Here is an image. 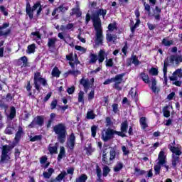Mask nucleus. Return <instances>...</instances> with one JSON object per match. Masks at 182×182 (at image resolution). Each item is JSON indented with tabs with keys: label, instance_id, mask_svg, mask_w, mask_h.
I'll list each match as a JSON object with an SVG mask.
<instances>
[{
	"label": "nucleus",
	"instance_id": "1",
	"mask_svg": "<svg viewBox=\"0 0 182 182\" xmlns=\"http://www.w3.org/2000/svg\"><path fill=\"white\" fill-rule=\"evenodd\" d=\"M161 166H164L166 168V171H168V165H167V156L164 153V151H161L158 156V162L154 166V171L156 176L160 174V170H161Z\"/></svg>",
	"mask_w": 182,
	"mask_h": 182
},
{
	"label": "nucleus",
	"instance_id": "2",
	"mask_svg": "<svg viewBox=\"0 0 182 182\" xmlns=\"http://www.w3.org/2000/svg\"><path fill=\"white\" fill-rule=\"evenodd\" d=\"M174 62H176V65H178V63L182 62V56L171 55L164 60L163 72L165 80H167V68H168V64L171 63L173 65Z\"/></svg>",
	"mask_w": 182,
	"mask_h": 182
},
{
	"label": "nucleus",
	"instance_id": "3",
	"mask_svg": "<svg viewBox=\"0 0 182 182\" xmlns=\"http://www.w3.org/2000/svg\"><path fill=\"white\" fill-rule=\"evenodd\" d=\"M53 132L58 136V140L60 143L66 141V126L65 124L60 123L53 127Z\"/></svg>",
	"mask_w": 182,
	"mask_h": 182
},
{
	"label": "nucleus",
	"instance_id": "4",
	"mask_svg": "<svg viewBox=\"0 0 182 182\" xmlns=\"http://www.w3.org/2000/svg\"><path fill=\"white\" fill-rule=\"evenodd\" d=\"M37 10V16H39L41 15V12H42V5H41L40 2H36L33 7H31V4L29 3L26 4V12L27 15H28V17L30 19L33 18V12Z\"/></svg>",
	"mask_w": 182,
	"mask_h": 182
},
{
	"label": "nucleus",
	"instance_id": "5",
	"mask_svg": "<svg viewBox=\"0 0 182 182\" xmlns=\"http://www.w3.org/2000/svg\"><path fill=\"white\" fill-rule=\"evenodd\" d=\"M12 149H14V146L11 145L3 146L0 160L1 164H4V163H8V161L11 160V157L9 156V155H8V153H9V151H11Z\"/></svg>",
	"mask_w": 182,
	"mask_h": 182
},
{
	"label": "nucleus",
	"instance_id": "6",
	"mask_svg": "<svg viewBox=\"0 0 182 182\" xmlns=\"http://www.w3.org/2000/svg\"><path fill=\"white\" fill-rule=\"evenodd\" d=\"M39 83L43 85V86H47L48 85V82L45 80V78H43L41 76V73H36L34 75V85L38 92H41V85H39Z\"/></svg>",
	"mask_w": 182,
	"mask_h": 182
},
{
	"label": "nucleus",
	"instance_id": "7",
	"mask_svg": "<svg viewBox=\"0 0 182 182\" xmlns=\"http://www.w3.org/2000/svg\"><path fill=\"white\" fill-rule=\"evenodd\" d=\"M113 137H114V129L108 128L102 132V139L103 141H109V140H112Z\"/></svg>",
	"mask_w": 182,
	"mask_h": 182
},
{
	"label": "nucleus",
	"instance_id": "8",
	"mask_svg": "<svg viewBox=\"0 0 182 182\" xmlns=\"http://www.w3.org/2000/svg\"><path fill=\"white\" fill-rule=\"evenodd\" d=\"M96 33H95V45L99 46V45H103V31L102 30V27L95 28Z\"/></svg>",
	"mask_w": 182,
	"mask_h": 182
},
{
	"label": "nucleus",
	"instance_id": "9",
	"mask_svg": "<svg viewBox=\"0 0 182 182\" xmlns=\"http://www.w3.org/2000/svg\"><path fill=\"white\" fill-rule=\"evenodd\" d=\"M123 76H124V74H119L112 77V83H114L113 87L117 90H122V87L119 85L123 82Z\"/></svg>",
	"mask_w": 182,
	"mask_h": 182
},
{
	"label": "nucleus",
	"instance_id": "10",
	"mask_svg": "<svg viewBox=\"0 0 182 182\" xmlns=\"http://www.w3.org/2000/svg\"><path fill=\"white\" fill-rule=\"evenodd\" d=\"M44 119L42 116L36 117L32 122L28 125V127L33 128L37 124L38 126L42 127L43 126Z\"/></svg>",
	"mask_w": 182,
	"mask_h": 182
},
{
	"label": "nucleus",
	"instance_id": "11",
	"mask_svg": "<svg viewBox=\"0 0 182 182\" xmlns=\"http://www.w3.org/2000/svg\"><path fill=\"white\" fill-rule=\"evenodd\" d=\"M80 84L82 85L84 87V91L85 93H87L90 88L92 87V84L90 83V81H89V79H85V77H82L80 80Z\"/></svg>",
	"mask_w": 182,
	"mask_h": 182
},
{
	"label": "nucleus",
	"instance_id": "12",
	"mask_svg": "<svg viewBox=\"0 0 182 182\" xmlns=\"http://www.w3.org/2000/svg\"><path fill=\"white\" fill-rule=\"evenodd\" d=\"M70 15L71 16H73V15H77V17L82 16V11H80V3L78 1H76L75 8L72 9Z\"/></svg>",
	"mask_w": 182,
	"mask_h": 182
},
{
	"label": "nucleus",
	"instance_id": "13",
	"mask_svg": "<svg viewBox=\"0 0 182 182\" xmlns=\"http://www.w3.org/2000/svg\"><path fill=\"white\" fill-rule=\"evenodd\" d=\"M99 16L97 11L92 16L94 28H102V23H100V18Z\"/></svg>",
	"mask_w": 182,
	"mask_h": 182
},
{
	"label": "nucleus",
	"instance_id": "14",
	"mask_svg": "<svg viewBox=\"0 0 182 182\" xmlns=\"http://www.w3.org/2000/svg\"><path fill=\"white\" fill-rule=\"evenodd\" d=\"M178 77H182V69L178 68L175 72L173 73L172 76L169 77L170 80H178Z\"/></svg>",
	"mask_w": 182,
	"mask_h": 182
},
{
	"label": "nucleus",
	"instance_id": "15",
	"mask_svg": "<svg viewBox=\"0 0 182 182\" xmlns=\"http://www.w3.org/2000/svg\"><path fill=\"white\" fill-rule=\"evenodd\" d=\"M75 134L72 133L67 141V147L68 149H70V150H73V149H75Z\"/></svg>",
	"mask_w": 182,
	"mask_h": 182
},
{
	"label": "nucleus",
	"instance_id": "16",
	"mask_svg": "<svg viewBox=\"0 0 182 182\" xmlns=\"http://www.w3.org/2000/svg\"><path fill=\"white\" fill-rule=\"evenodd\" d=\"M169 149L173 153L172 154H174L176 157L181 156V149L180 148L169 145Z\"/></svg>",
	"mask_w": 182,
	"mask_h": 182
},
{
	"label": "nucleus",
	"instance_id": "17",
	"mask_svg": "<svg viewBox=\"0 0 182 182\" xmlns=\"http://www.w3.org/2000/svg\"><path fill=\"white\" fill-rule=\"evenodd\" d=\"M160 14H161V9H160L159 6H156L155 9H154V14L153 16H154V18L156 21H160L161 16H160Z\"/></svg>",
	"mask_w": 182,
	"mask_h": 182
},
{
	"label": "nucleus",
	"instance_id": "18",
	"mask_svg": "<svg viewBox=\"0 0 182 182\" xmlns=\"http://www.w3.org/2000/svg\"><path fill=\"white\" fill-rule=\"evenodd\" d=\"M56 42H58V38L56 37L49 38L47 46L50 49L53 48L56 46Z\"/></svg>",
	"mask_w": 182,
	"mask_h": 182
},
{
	"label": "nucleus",
	"instance_id": "19",
	"mask_svg": "<svg viewBox=\"0 0 182 182\" xmlns=\"http://www.w3.org/2000/svg\"><path fill=\"white\" fill-rule=\"evenodd\" d=\"M156 85L157 81H156V79H152L150 88L151 89L152 92H154V93H159V92H160V88H159Z\"/></svg>",
	"mask_w": 182,
	"mask_h": 182
},
{
	"label": "nucleus",
	"instance_id": "20",
	"mask_svg": "<svg viewBox=\"0 0 182 182\" xmlns=\"http://www.w3.org/2000/svg\"><path fill=\"white\" fill-rule=\"evenodd\" d=\"M22 134H23V129L22 127H18V132L16 133V136L14 140L16 143H18L19 140H21V137H22Z\"/></svg>",
	"mask_w": 182,
	"mask_h": 182
},
{
	"label": "nucleus",
	"instance_id": "21",
	"mask_svg": "<svg viewBox=\"0 0 182 182\" xmlns=\"http://www.w3.org/2000/svg\"><path fill=\"white\" fill-rule=\"evenodd\" d=\"M58 147H59V143H55L53 146H52V144H50L48 146V151H50V154H58Z\"/></svg>",
	"mask_w": 182,
	"mask_h": 182
},
{
	"label": "nucleus",
	"instance_id": "22",
	"mask_svg": "<svg viewBox=\"0 0 182 182\" xmlns=\"http://www.w3.org/2000/svg\"><path fill=\"white\" fill-rule=\"evenodd\" d=\"M106 56H107V55L106 54V51H105L104 50H100L98 53V62L100 63H102Z\"/></svg>",
	"mask_w": 182,
	"mask_h": 182
},
{
	"label": "nucleus",
	"instance_id": "23",
	"mask_svg": "<svg viewBox=\"0 0 182 182\" xmlns=\"http://www.w3.org/2000/svg\"><path fill=\"white\" fill-rule=\"evenodd\" d=\"M102 163L107 166H110L112 163L110 161V159H107V154L106 153V151L102 152Z\"/></svg>",
	"mask_w": 182,
	"mask_h": 182
},
{
	"label": "nucleus",
	"instance_id": "24",
	"mask_svg": "<svg viewBox=\"0 0 182 182\" xmlns=\"http://www.w3.org/2000/svg\"><path fill=\"white\" fill-rule=\"evenodd\" d=\"M53 173H55V169L53 168H50L48 169L47 172L43 173V176L44 178H50V177H52V174H53Z\"/></svg>",
	"mask_w": 182,
	"mask_h": 182
},
{
	"label": "nucleus",
	"instance_id": "25",
	"mask_svg": "<svg viewBox=\"0 0 182 182\" xmlns=\"http://www.w3.org/2000/svg\"><path fill=\"white\" fill-rule=\"evenodd\" d=\"M65 154H66V151H65V147L60 146V153L58 156V161H60V160H62L63 158L65 157Z\"/></svg>",
	"mask_w": 182,
	"mask_h": 182
},
{
	"label": "nucleus",
	"instance_id": "26",
	"mask_svg": "<svg viewBox=\"0 0 182 182\" xmlns=\"http://www.w3.org/2000/svg\"><path fill=\"white\" fill-rule=\"evenodd\" d=\"M117 39V36L112 35L109 33L106 34L107 42H114Z\"/></svg>",
	"mask_w": 182,
	"mask_h": 182
},
{
	"label": "nucleus",
	"instance_id": "27",
	"mask_svg": "<svg viewBox=\"0 0 182 182\" xmlns=\"http://www.w3.org/2000/svg\"><path fill=\"white\" fill-rule=\"evenodd\" d=\"M64 42H65V43H68V45H69L72 48L75 46V44H73V38H72L70 36H65L64 39Z\"/></svg>",
	"mask_w": 182,
	"mask_h": 182
},
{
	"label": "nucleus",
	"instance_id": "28",
	"mask_svg": "<svg viewBox=\"0 0 182 182\" xmlns=\"http://www.w3.org/2000/svg\"><path fill=\"white\" fill-rule=\"evenodd\" d=\"M116 159V151L114 148H110L109 151V161L112 163L113 160Z\"/></svg>",
	"mask_w": 182,
	"mask_h": 182
},
{
	"label": "nucleus",
	"instance_id": "29",
	"mask_svg": "<svg viewBox=\"0 0 182 182\" xmlns=\"http://www.w3.org/2000/svg\"><path fill=\"white\" fill-rule=\"evenodd\" d=\"M127 129H129V124L127 123V120H125L121 124V132L127 133Z\"/></svg>",
	"mask_w": 182,
	"mask_h": 182
},
{
	"label": "nucleus",
	"instance_id": "30",
	"mask_svg": "<svg viewBox=\"0 0 182 182\" xmlns=\"http://www.w3.org/2000/svg\"><path fill=\"white\" fill-rule=\"evenodd\" d=\"M180 161V156H176L175 154H172V166L176 168L177 163Z\"/></svg>",
	"mask_w": 182,
	"mask_h": 182
},
{
	"label": "nucleus",
	"instance_id": "31",
	"mask_svg": "<svg viewBox=\"0 0 182 182\" xmlns=\"http://www.w3.org/2000/svg\"><path fill=\"white\" fill-rule=\"evenodd\" d=\"M52 76H54V77H59L60 76V71L59 70V68L58 67H55L52 72H51Z\"/></svg>",
	"mask_w": 182,
	"mask_h": 182
},
{
	"label": "nucleus",
	"instance_id": "32",
	"mask_svg": "<svg viewBox=\"0 0 182 182\" xmlns=\"http://www.w3.org/2000/svg\"><path fill=\"white\" fill-rule=\"evenodd\" d=\"M15 116H16V109L14 107H12L11 108L10 114L8 116V117L10 119V120H12L13 119H15Z\"/></svg>",
	"mask_w": 182,
	"mask_h": 182
},
{
	"label": "nucleus",
	"instance_id": "33",
	"mask_svg": "<svg viewBox=\"0 0 182 182\" xmlns=\"http://www.w3.org/2000/svg\"><path fill=\"white\" fill-rule=\"evenodd\" d=\"M66 176H68V173H66V171H63L61 172L56 178L55 180H57L58 181L60 182L62 181V180L63 178H65V177H66Z\"/></svg>",
	"mask_w": 182,
	"mask_h": 182
},
{
	"label": "nucleus",
	"instance_id": "34",
	"mask_svg": "<svg viewBox=\"0 0 182 182\" xmlns=\"http://www.w3.org/2000/svg\"><path fill=\"white\" fill-rule=\"evenodd\" d=\"M85 92L83 91H80V92L78 93V102L79 103H85Z\"/></svg>",
	"mask_w": 182,
	"mask_h": 182
},
{
	"label": "nucleus",
	"instance_id": "35",
	"mask_svg": "<svg viewBox=\"0 0 182 182\" xmlns=\"http://www.w3.org/2000/svg\"><path fill=\"white\" fill-rule=\"evenodd\" d=\"M122 168H123V164L122 162H117V164L114 167V171H115V173H117L120 171Z\"/></svg>",
	"mask_w": 182,
	"mask_h": 182
},
{
	"label": "nucleus",
	"instance_id": "36",
	"mask_svg": "<svg viewBox=\"0 0 182 182\" xmlns=\"http://www.w3.org/2000/svg\"><path fill=\"white\" fill-rule=\"evenodd\" d=\"M162 43L165 46H171L174 43V41L173 40L168 41L167 38H164L162 40Z\"/></svg>",
	"mask_w": 182,
	"mask_h": 182
},
{
	"label": "nucleus",
	"instance_id": "37",
	"mask_svg": "<svg viewBox=\"0 0 182 182\" xmlns=\"http://www.w3.org/2000/svg\"><path fill=\"white\" fill-rule=\"evenodd\" d=\"M21 62H23V66H26L28 65V58L26 56L21 57L20 60H18V65H21Z\"/></svg>",
	"mask_w": 182,
	"mask_h": 182
},
{
	"label": "nucleus",
	"instance_id": "38",
	"mask_svg": "<svg viewBox=\"0 0 182 182\" xmlns=\"http://www.w3.org/2000/svg\"><path fill=\"white\" fill-rule=\"evenodd\" d=\"M97 61V55L91 53L90 55V63H95Z\"/></svg>",
	"mask_w": 182,
	"mask_h": 182
},
{
	"label": "nucleus",
	"instance_id": "39",
	"mask_svg": "<svg viewBox=\"0 0 182 182\" xmlns=\"http://www.w3.org/2000/svg\"><path fill=\"white\" fill-rule=\"evenodd\" d=\"M141 77L145 83H149V82H150V78L149 77V75H146V73H141Z\"/></svg>",
	"mask_w": 182,
	"mask_h": 182
},
{
	"label": "nucleus",
	"instance_id": "40",
	"mask_svg": "<svg viewBox=\"0 0 182 182\" xmlns=\"http://www.w3.org/2000/svg\"><path fill=\"white\" fill-rule=\"evenodd\" d=\"M102 176L104 177H107V174H109V173H110V168H109V166H104L103 169H102Z\"/></svg>",
	"mask_w": 182,
	"mask_h": 182
},
{
	"label": "nucleus",
	"instance_id": "41",
	"mask_svg": "<svg viewBox=\"0 0 182 182\" xmlns=\"http://www.w3.org/2000/svg\"><path fill=\"white\" fill-rule=\"evenodd\" d=\"M96 117V114L93 112V110L88 111L87 113V119H93Z\"/></svg>",
	"mask_w": 182,
	"mask_h": 182
},
{
	"label": "nucleus",
	"instance_id": "42",
	"mask_svg": "<svg viewBox=\"0 0 182 182\" xmlns=\"http://www.w3.org/2000/svg\"><path fill=\"white\" fill-rule=\"evenodd\" d=\"M68 9H69V7L68 6H65L63 5H60L58 7H57V10L58 11V13L60 12H66V11H68Z\"/></svg>",
	"mask_w": 182,
	"mask_h": 182
},
{
	"label": "nucleus",
	"instance_id": "43",
	"mask_svg": "<svg viewBox=\"0 0 182 182\" xmlns=\"http://www.w3.org/2000/svg\"><path fill=\"white\" fill-rule=\"evenodd\" d=\"M86 180H87V176L82 174L76 179V182H86Z\"/></svg>",
	"mask_w": 182,
	"mask_h": 182
},
{
	"label": "nucleus",
	"instance_id": "44",
	"mask_svg": "<svg viewBox=\"0 0 182 182\" xmlns=\"http://www.w3.org/2000/svg\"><path fill=\"white\" fill-rule=\"evenodd\" d=\"M140 124H141L142 129L147 128V122H146V117H141L140 119Z\"/></svg>",
	"mask_w": 182,
	"mask_h": 182
},
{
	"label": "nucleus",
	"instance_id": "45",
	"mask_svg": "<svg viewBox=\"0 0 182 182\" xmlns=\"http://www.w3.org/2000/svg\"><path fill=\"white\" fill-rule=\"evenodd\" d=\"M105 62H106V66L107 68H113V64H114L113 59H112V58H109V59L106 58Z\"/></svg>",
	"mask_w": 182,
	"mask_h": 182
},
{
	"label": "nucleus",
	"instance_id": "46",
	"mask_svg": "<svg viewBox=\"0 0 182 182\" xmlns=\"http://www.w3.org/2000/svg\"><path fill=\"white\" fill-rule=\"evenodd\" d=\"M96 12L100 16H102L103 18L106 16V14L107 13L106 10L102 9H98Z\"/></svg>",
	"mask_w": 182,
	"mask_h": 182
},
{
	"label": "nucleus",
	"instance_id": "47",
	"mask_svg": "<svg viewBox=\"0 0 182 182\" xmlns=\"http://www.w3.org/2000/svg\"><path fill=\"white\" fill-rule=\"evenodd\" d=\"M35 53V44H31L28 46L27 53Z\"/></svg>",
	"mask_w": 182,
	"mask_h": 182
},
{
	"label": "nucleus",
	"instance_id": "48",
	"mask_svg": "<svg viewBox=\"0 0 182 182\" xmlns=\"http://www.w3.org/2000/svg\"><path fill=\"white\" fill-rule=\"evenodd\" d=\"M42 139V136L41 135H36L34 136H30V141H38Z\"/></svg>",
	"mask_w": 182,
	"mask_h": 182
},
{
	"label": "nucleus",
	"instance_id": "49",
	"mask_svg": "<svg viewBox=\"0 0 182 182\" xmlns=\"http://www.w3.org/2000/svg\"><path fill=\"white\" fill-rule=\"evenodd\" d=\"M135 173L136 176H143V174H146V171L144 170H141L139 168H135Z\"/></svg>",
	"mask_w": 182,
	"mask_h": 182
},
{
	"label": "nucleus",
	"instance_id": "50",
	"mask_svg": "<svg viewBox=\"0 0 182 182\" xmlns=\"http://www.w3.org/2000/svg\"><path fill=\"white\" fill-rule=\"evenodd\" d=\"M75 48L76 49V50H79L80 52H81V53H86L87 49L80 46H75Z\"/></svg>",
	"mask_w": 182,
	"mask_h": 182
},
{
	"label": "nucleus",
	"instance_id": "51",
	"mask_svg": "<svg viewBox=\"0 0 182 182\" xmlns=\"http://www.w3.org/2000/svg\"><path fill=\"white\" fill-rule=\"evenodd\" d=\"M75 173V168L71 167L67 169V172L66 174L68 176V174H70V178H72V176H73V173Z\"/></svg>",
	"mask_w": 182,
	"mask_h": 182
},
{
	"label": "nucleus",
	"instance_id": "52",
	"mask_svg": "<svg viewBox=\"0 0 182 182\" xmlns=\"http://www.w3.org/2000/svg\"><path fill=\"white\" fill-rule=\"evenodd\" d=\"M10 32V30H0V36H7L8 35H9Z\"/></svg>",
	"mask_w": 182,
	"mask_h": 182
},
{
	"label": "nucleus",
	"instance_id": "53",
	"mask_svg": "<svg viewBox=\"0 0 182 182\" xmlns=\"http://www.w3.org/2000/svg\"><path fill=\"white\" fill-rule=\"evenodd\" d=\"M132 63L135 65V66H137L139 63V59H137V57L136 55H134L132 57Z\"/></svg>",
	"mask_w": 182,
	"mask_h": 182
},
{
	"label": "nucleus",
	"instance_id": "54",
	"mask_svg": "<svg viewBox=\"0 0 182 182\" xmlns=\"http://www.w3.org/2000/svg\"><path fill=\"white\" fill-rule=\"evenodd\" d=\"M56 106H58V100H53L50 104L52 110H53V109H56Z\"/></svg>",
	"mask_w": 182,
	"mask_h": 182
},
{
	"label": "nucleus",
	"instance_id": "55",
	"mask_svg": "<svg viewBox=\"0 0 182 182\" xmlns=\"http://www.w3.org/2000/svg\"><path fill=\"white\" fill-rule=\"evenodd\" d=\"M122 150L123 151L124 156H127L130 153V151H129V149H127V147H126L125 146H123L122 147Z\"/></svg>",
	"mask_w": 182,
	"mask_h": 182
},
{
	"label": "nucleus",
	"instance_id": "56",
	"mask_svg": "<svg viewBox=\"0 0 182 182\" xmlns=\"http://www.w3.org/2000/svg\"><path fill=\"white\" fill-rule=\"evenodd\" d=\"M139 25H140V19L138 18L136 20L135 25L131 28V31L132 33L134 32V31H136V28H137V26H139Z\"/></svg>",
	"mask_w": 182,
	"mask_h": 182
},
{
	"label": "nucleus",
	"instance_id": "57",
	"mask_svg": "<svg viewBox=\"0 0 182 182\" xmlns=\"http://www.w3.org/2000/svg\"><path fill=\"white\" fill-rule=\"evenodd\" d=\"M117 134V136H120L121 137H126V134L123 132V131L117 132L114 130V135Z\"/></svg>",
	"mask_w": 182,
	"mask_h": 182
},
{
	"label": "nucleus",
	"instance_id": "58",
	"mask_svg": "<svg viewBox=\"0 0 182 182\" xmlns=\"http://www.w3.org/2000/svg\"><path fill=\"white\" fill-rule=\"evenodd\" d=\"M97 130V127L96 126H92L91 127V132H92V137H96V131Z\"/></svg>",
	"mask_w": 182,
	"mask_h": 182
},
{
	"label": "nucleus",
	"instance_id": "59",
	"mask_svg": "<svg viewBox=\"0 0 182 182\" xmlns=\"http://www.w3.org/2000/svg\"><path fill=\"white\" fill-rule=\"evenodd\" d=\"M95 98V90H91L90 92L88 94V100H93Z\"/></svg>",
	"mask_w": 182,
	"mask_h": 182
},
{
	"label": "nucleus",
	"instance_id": "60",
	"mask_svg": "<svg viewBox=\"0 0 182 182\" xmlns=\"http://www.w3.org/2000/svg\"><path fill=\"white\" fill-rule=\"evenodd\" d=\"M97 177H102V169L99 166H97L96 168Z\"/></svg>",
	"mask_w": 182,
	"mask_h": 182
},
{
	"label": "nucleus",
	"instance_id": "61",
	"mask_svg": "<svg viewBox=\"0 0 182 182\" xmlns=\"http://www.w3.org/2000/svg\"><path fill=\"white\" fill-rule=\"evenodd\" d=\"M0 11L2 12V14H4L5 16H8V11H6V9H5V6H1Z\"/></svg>",
	"mask_w": 182,
	"mask_h": 182
},
{
	"label": "nucleus",
	"instance_id": "62",
	"mask_svg": "<svg viewBox=\"0 0 182 182\" xmlns=\"http://www.w3.org/2000/svg\"><path fill=\"white\" fill-rule=\"evenodd\" d=\"M149 73H151V75H153L154 76H156L159 74V71L157 70V69L154 68H151Z\"/></svg>",
	"mask_w": 182,
	"mask_h": 182
},
{
	"label": "nucleus",
	"instance_id": "63",
	"mask_svg": "<svg viewBox=\"0 0 182 182\" xmlns=\"http://www.w3.org/2000/svg\"><path fill=\"white\" fill-rule=\"evenodd\" d=\"M144 7L145 11H147L148 13L150 14V9H151L150 5L146 2H144Z\"/></svg>",
	"mask_w": 182,
	"mask_h": 182
},
{
	"label": "nucleus",
	"instance_id": "64",
	"mask_svg": "<svg viewBox=\"0 0 182 182\" xmlns=\"http://www.w3.org/2000/svg\"><path fill=\"white\" fill-rule=\"evenodd\" d=\"M14 130V128L12 127H7L5 130V134H12V132Z\"/></svg>",
	"mask_w": 182,
	"mask_h": 182
}]
</instances>
